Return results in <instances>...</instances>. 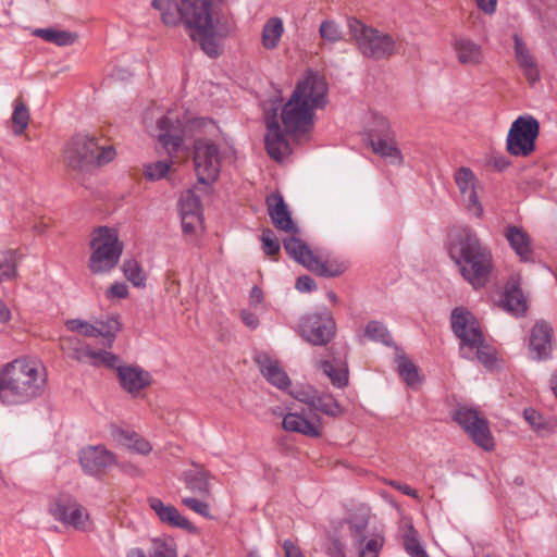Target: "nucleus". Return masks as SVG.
<instances>
[{"instance_id":"nucleus-1","label":"nucleus","mask_w":557,"mask_h":557,"mask_svg":"<svg viewBox=\"0 0 557 557\" xmlns=\"http://www.w3.org/2000/svg\"><path fill=\"white\" fill-rule=\"evenodd\" d=\"M227 0H152L163 25L183 26L188 37L210 58L222 52V41L235 29V21L224 10Z\"/></svg>"},{"instance_id":"nucleus-2","label":"nucleus","mask_w":557,"mask_h":557,"mask_svg":"<svg viewBox=\"0 0 557 557\" xmlns=\"http://www.w3.org/2000/svg\"><path fill=\"white\" fill-rule=\"evenodd\" d=\"M327 102V83L324 76L308 72L296 85L289 100L282 109L286 133L295 139L305 138L313 128L314 111Z\"/></svg>"},{"instance_id":"nucleus-3","label":"nucleus","mask_w":557,"mask_h":557,"mask_svg":"<svg viewBox=\"0 0 557 557\" xmlns=\"http://www.w3.org/2000/svg\"><path fill=\"white\" fill-rule=\"evenodd\" d=\"M449 256L473 288L486 285L493 269V256L473 230L461 228L451 236Z\"/></svg>"},{"instance_id":"nucleus-4","label":"nucleus","mask_w":557,"mask_h":557,"mask_svg":"<svg viewBox=\"0 0 557 557\" xmlns=\"http://www.w3.org/2000/svg\"><path fill=\"white\" fill-rule=\"evenodd\" d=\"M35 361L20 358L0 369V401L21 405L29 401L34 393Z\"/></svg>"},{"instance_id":"nucleus-5","label":"nucleus","mask_w":557,"mask_h":557,"mask_svg":"<svg viewBox=\"0 0 557 557\" xmlns=\"http://www.w3.org/2000/svg\"><path fill=\"white\" fill-rule=\"evenodd\" d=\"M115 157L112 146H100L95 137L85 134L73 136L65 145L63 159L75 171H88L92 166L111 162Z\"/></svg>"},{"instance_id":"nucleus-6","label":"nucleus","mask_w":557,"mask_h":557,"mask_svg":"<svg viewBox=\"0 0 557 557\" xmlns=\"http://www.w3.org/2000/svg\"><path fill=\"white\" fill-rule=\"evenodd\" d=\"M88 270L92 274H107L117 264L123 252V244L115 228L99 226L91 233Z\"/></svg>"},{"instance_id":"nucleus-7","label":"nucleus","mask_w":557,"mask_h":557,"mask_svg":"<svg viewBox=\"0 0 557 557\" xmlns=\"http://www.w3.org/2000/svg\"><path fill=\"white\" fill-rule=\"evenodd\" d=\"M348 27L363 55L383 59L398 52L399 45L391 35L367 26L356 18L349 20Z\"/></svg>"},{"instance_id":"nucleus-8","label":"nucleus","mask_w":557,"mask_h":557,"mask_svg":"<svg viewBox=\"0 0 557 557\" xmlns=\"http://www.w3.org/2000/svg\"><path fill=\"white\" fill-rule=\"evenodd\" d=\"M540 134V124L532 115L517 117L507 135V150L517 157H527L535 150V139Z\"/></svg>"},{"instance_id":"nucleus-9","label":"nucleus","mask_w":557,"mask_h":557,"mask_svg":"<svg viewBox=\"0 0 557 557\" xmlns=\"http://www.w3.org/2000/svg\"><path fill=\"white\" fill-rule=\"evenodd\" d=\"M49 512L55 520L77 531L84 532L89 529L90 516L88 510L69 494L57 496L50 503Z\"/></svg>"},{"instance_id":"nucleus-10","label":"nucleus","mask_w":557,"mask_h":557,"mask_svg":"<svg viewBox=\"0 0 557 557\" xmlns=\"http://www.w3.org/2000/svg\"><path fill=\"white\" fill-rule=\"evenodd\" d=\"M174 120L172 113H169L158 122V128L160 131L158 135L159 141L172 158L177 157V153L183 147V136L187 132L207 124L203 119H195L184 124L180 120H176L175 124Z\"/></svg>"},{"instance_id":"nucleus-11","label":"nucleus","mask_w":557,"mask_h":557,"mask_svg":"<svg viewBox=\"0 0 557 557\" xmlns=\"http://www.w3.org/2000/svg\"><path fill=\"white\" fill-rule=\"evenodd\" d=\"M194 164L198 181L202 184L214 182L221 169L218 146L208 139H197L194 145Z\"/></svg>"},{"instance_id":"nucleus-12","label":"nucleus","mask_w":557,"mask_h":557,"mask_svg":"<svg viewBox=\"0 0 557 557\" xmlns=\"http://www.w3.org/2000/svg\"><path fill=\"white\" fill-rule=\"evenodd\" d=\"M454 420L478 446L484 450H492L494 448V440L488 424L475 410L460 407L455 411Z\"/></svg>"},{"instance_id":"nucleus-13","label":"nucleus","mask_w":557,"mask_h":557,"mask_svg":"<svg viewBox=\"0 0 557 557\" xmlns=\"http://www.w3.org/2000/svg\"><path fill=\"white\" fill-rule=\"evenodd\" d=\"M300 335L313 345H325L335 334V322L327 310L305 315L299 324Z\"/></svg>"},{"instance_id":"nucleus-14","label":"nucleus","mask_w":557,"mask_h":557,"mask_svg":"<svg viewBox=\"0 0 557 557\" xmlns=\"http://www.w3.org/2000/svg\"><path fill=\"white\" fill-rule=\"evenodd\" d=\"M61 348L72 359L79 362H89L94 367H107L116 370V367L120 366L116 355L102 349L94 350L71 336L61 338Z\"/></svg>"},{"instance_id":"nucleus-15","label":"nucleus","mask_w":557,"mask_h":557,"mask_svg":"<svg viewBox=\"0 0 557 557\" xmlns=\"http://www.w3.org/2000/svg\"><path fill=\"white\" fill-rule=\"evenodd\" d=\"M451 327L460 341V356H468L469 348L483 336L480 323L475 317L465 308H455L451 312Z\"/></svg>"},{"instance_id":"nucleus-16","label":"nucleus","mask_w":557,"mask_h":557,"mask_svg":"<svg viewBox=\"0 0 557 557\" xmlns=\"http://www.w3.org/2000/svg\"><path fill=\"white\" fill-rule=\"evenodd\" d=\"M459 197L466 209L476 218H481L483 208L480 202L481 184L474 172L467 166L459 168L454 174Z\"/></svg>"},{"instance_id":"nucleus-17","label":"nucleus","mask_w":557,"mask_h":557,"mask_svg":"<svg viewBox=\"0 0 557 557\" xmlns=\"http://www.w3.org/2000/svg\"><path fill=\"white\" fill-rule=\"evenodd\" d=\"M357 557H379L384 537L380 534L367 535V521L359 519L347 523V534Z\"/></svg>"},{"instance_id":"nucleus-18","label":"nucleus","mask_w":557,"mask_h":557,"mask_svg":"<svg viewBox=\"0 0 557 557\" xmlns=\"http://www.w3.org/2000/svg\"><path fill=\"white\" fill-rule=\"evenodd\" d=\"M379 125V133L370 139L373 152L386 159L393 165H401L404 157L396 141V136L391 131L388 121L385 117H380Z\"/></svg>"},{"instance_id":"nucleus-19","label":"nucleus","mask_w":557,"mask_h":557,"mask_svg":"<svg viewBox=\"0 0 557 557\" xmlns=\"http://www.w3.org/2000/svg\"><path fill=\"white\" fill-rule=\"evenodd\" d=\"M115 373L122 389L132 396L139 395L153 382L151 373L136 364H120Z\"/></svg>"},{"instance_id":"nucleus-20","label":"nucleus","mask_w":557,"mask_h":557,"mask_svg":"<svg viewBox=\"0 0 557 557\" xmlns=\"http://www.w3.org/2000/svg\"><path fill=\"white\" fill-rule=\"evenodd\" d=\"M180 214L185 235H196L202 230V213L199 197L188 189L180 199Z\"/></svg>"},{"instance_id":"nucleus-21","label":"nucleus","mask_w":557,"mask_h":557,"mask_svg":"<svg viewBox=\"0 0 557 557\" xmlns=\"http://www.w3.org/2000/svg\"><path fill=\"white\" fill-rule=\"evenodd\" d=\"M283 429L288 432H296L309 437H319L322 434L323 424L317 413L307 414L301 412H288L282 421Z\"/></svg>"},{"instance_id":"nucleus-22","label":"nucleus","mask_w":557,"mask_h":557,"mask_svg":"<svg viewBox=\"0 0 557 557\" xmlns=\"http://www.w3.org/2000/svg\"><path fill=\"white\" fill-rule=\"evenodd\" d=\"M79 462L86 473L96 475L116 465V457L104 446H89L81 451Z\"/></svg>"},{"instance_id":"nucleus-23","label":"nucleus","mask_w":557,"mask_h":557,"mask_svg":"<svg viewBox=\"0 0 557 557\" xmlns=\"http://www.w3.org/2000/svg\"><path fill=\"white\" fill-rule=\"evenodd\" d=\"M150 509L156 513L160 522L171 527L177 528L190 533H197L198 529L173 505L163 503L160 498L150 497L148 498Z\"/></svg>"},{"instance_id":"nucleus-24","label":"nucleus","mask_w":557,"mask_h":557,"mask_svg":"<svg viewBox=\"0 0 557 557\" xmlns=\"http://www.w3.org/2000/svg\"><path fill=\"white\" fill-rule=\"evenodd\" d=\"M553 329L544 321L536 322L530 334L529 350L534 360H544L552 352Z\"/></svg>"},{"instance_id":"nucleus-25","label":"nucleus","mask_w":557,"mask_h":557,"mask_svg":"<svg viewBox=\"0 0 557 557\" xmlns=\"http://www.w3.org/2000/svg\"><path fill=\"white\" fill-rule=\"evenodd\" d=\"M265 148L269 156L276 161H282L292 152L289 143L285 138L275 116L268 117L267 120Z\"/></svg>"},{"instance_id":"nucleus-26","label":"nucleus","mask_w":557,"mask_h":557,"mask_svg":"<svg viewBox=\"0 0 557 557\" xmlns=\"http://www.w3.org/2000/svg\"><path fill=\"white\" fill-rule=\"evenodd\" d=\"M268 212L274 226L285 233L295 234L297 227L290 218V213L283 199V196L278 193L271 194L267 197Z\"/></svg>"},{"instance_id":"nucleus-27","label":"nucleus","mask_w":557,"mask_h":557,"mask_svg":"<svg viewBox=\"0 0 557 557\" xmlns=\"http://www.w3.org/2000/svg\"><path fill=\"white\" fill-rule=\"evenodd\" d=\"M261 373L269 383L280 389H287L290 386V380L286 372L282 369L280 362L267 354H259L256 357Z\"/></svg>"},{"instance_id":"nucleus-28","label":"nucleus","mask_w":557,"mask_h":557,"mask_svg":"<svg viewBox=\"0 0 557 557\" xmlns=\"http://www.w3.org/2000/svg\"><path fill=\"white\" fill-rule=\"evenodd\" d=\"M504 307L515 315H522L528 309L527 297L520 287V276L518 274L510 276L506 284Z\"/></svg>"},{"instance_id":"nucleus-29","label":"nucleus","mask_w":557,"mask_h":557,"mask_svg":"<svg viewBox=\"0 0 557 557\" xmlns=\"http://www.w3.org/2000/svg\"><path fill=\"white\" fill-rule=\"evenodd\" d=\"M504 236L522 261L532 260V240L522 227L509 225L505 228Z\"/></svg>"},{"instance_id":"nucleus-30","label":"nucleus","mask_w":557,"mask_h":557,"mask_svg":"<svg viewBox=\"0 0 557 557\" xmlns=\"http://www.w3.org/2000/svg\"><path fill=\"white\" fill-rule=\"evenodd\" d=\"M454 50L457 60L462 65H480L483 62L484 53L482 47L467 37H457L454 41Z\"/></svg>"},{"instance_id":"nucleus-31","label":"nucleus","mask_w":557,"mask_h":557,"mask_svg":"<svg viewBox=\"0 0 557 557\" xmlns=\"http://www.w3.org/2000/svg\"><path fill=\"white\" fill-rule=\"evenodd\" d=\"M516 59L525 78L533 84L540 79V70L534 59L530 54L525 45L519 37H515Z\"/></svg>"},{"instance_id":"nucleus-32","label":"nucleus","mask_w":557,"mask_h":557,"mask_svg":"<svg viewBox=\"0 0 557 557\" xmlns=\"http://www.w3.org/2000/svg\"><path fill=\"white\" fill-rule=\"evenodd\" d=\"M307 269L318 275L332 277L344 273L347 269V265L344 261H341L337 258H321L314 255Z\"/></svg>"},{"instance_id":"nucleus-33","label":"nucleus","mask_w":557,"mask_h":557,"mask_svg":"<svg viewBox=\"0 0 557 557\" xmlns=\"http://www.w3.org/2000/svg\"><path fill=\"white\" fill-rule=\"evenodd\" d=\"M116 443L138 455L146 456L152 450L151 444L135 432L119 430L114 433Z\"/></svg>"},{"instance_id":"nucleus-34","label":"nucleus","mask_w":557,"mask_h":557,"mask_svg":"<svg viewBox=\"0 0 557 557\" xmlns=\"http://www.w3.org/2000/svg\"><path fill=\"white\" fill-rule=\"evenodd\" d=\"M284 33L283 21L280 17H271L263 25L261 33V44L267 50L275 49Z\"/></svg>"},{"instance_id":"nucleus-35","label":"nucleus","mask_w":557,"mask_h":557,"mask_svg":"<svg viewBox=\"0 0 557 557\" xmlns=\"http://www.w3.org/2000/svg\"><path fill=\"white\" fill-rule=\"evenodd\" d=\"M37 37L59 47H67L77 41L78 35L76 33L58 28H37Z\"/></svg>"},{"instance_id":"nucleus-36","label":"nucleus","mask_w":557,"mask_h":557,"mask_svg":"<svg viewBox=\"0 0 557 557\" xmlns=\"http://www.w3.org/2000/svg\"><path fill=\"white\" fill-rule=\"evenodd\" d=\"M284 249L293 259L306 268L314 256L305 243L294 236L284 239Z\"/></svg>"},{"instance_id":"nucleus-37","label":"nucleus","mask_w":557,"mask_h":557,"mask_svg":"<svg viewBox=\"0 0 557 557\" xmlns=\"http://www.w3.org/2000/svg\"><path fill=\"white\" fill-rule=\"evenodd\" d=\"M468 356H461L462 358L473 360L476 358L483 366L492 367L496 361L495 349L485 343L484 337L479 338V342L469 348Z\"/></svg>"},{"instance_id":"nucleus-38","label":"nucleus","mask_w":557,"mask_h":557,"mask_svg":"<svg viewBox=\"0 0 557 557\" xmlns=\"http://www.w3.org/2000/svg\"><path fill=\"white\" fill-rule=\"evenodd\" d=\"M319 368L335 387L343 388L348 384V369L345 364L335 367L331 361L323 360L319 362Z\"/></svg>"},{"instance_id":"nucleus-39","label":"nucleus","mask_w":557,"mask_h":557,"mask_svg":"<svg viewBox=\"0 0 557 557\" xmlns=\"http://www.w3.org/2000/svg\"><path fill=\"white\" fill-rule=\"evenodd\" d=\"M403 537L405 549L411 557H430L421 546L418 533L411 523L407 522L405 524Z\"/></svg>"},{"instance_id":"nucleus-40","label":"nucleus","mask_w":557,"mask_h":557,"mask_svg":"<svg viewBox=\"0 0 557 557\" xmlns=\"http://www.w3.org/2000/svg\"><path fill=\"white\" fill-rule=\"evenodd\" d=\"M398 373L411 388H417L421 384L419 369L407 357L398 358Z\"/></svg>"},{"instance_id":"nucleus-41","label":"nucleus","mask_w":557,"mask_h":557,"mask_svg":"<svg viewBox=\"0 0 557 557\" xmlns=\"http://www.w3.org/2000/svg\"><path fill=\"white\" fill-rule=\"evenodd\" d=\"M150 557H177V546L170 536L156 537L151 541Z\"/></svg>"},{"instance_id":"nucleus-42","label":"nucleus","mask_w":557,"mask_h":557,"mask_svg":"<svg viewBox=\"0 0 557 557\" xmlns=\"http://www.w3.org/2000/svg\"><path fill=\"white\" fill-rule=\"evenodd\" d=\"M184 476L186 486L190 491L208 493V472L202 467L193 471H186Z\"/></svg>"},{"instance_id":"nucleus-43","label":"nucleus","mask_w":557,"mask_h":557,"mask_svg":"<svg viewBox=\"0 0 557 557\" xmlns=\"http://www.w3.org/2000/svg\"><path fill=\"white\" fill-rule=\"evenodd\" d=\"M98 336L106 339L109 346L112 345L116 334L121 331L122 324L117 315L108 317L106 320L97 321Z\"/></svg>"},{"instance_id":"nucleus-44","label":"nucleus","mask_w":557,"mask_h":557,"mask_svg":"<svg viewBox=\"0 0 557 557\" xmlns=\"http://www.w3.org/2000/svg\"><path fill=\"white\" fill-rule=\"evenodd\" d=\"M311 408L331 417H338L343 413L342 407L331 395L315 396Z\"/></svg>"},{"instance_id":"nucleus-45","label":"nucleus","mask_w":557,"mask_h":557,"mask_svg":"<svg viewBox=\"0 0 557 557\" xmlns=\"http://www.w3.org/2000/svg\"><path fill=\"white\" fill-rule=\"evenodd\" d=\"M123 272L126 278L136 287H144L146 275L139 265V263L134 260H125L123 263Z\"/></svg>"},{"instance_id":"nucleus-46","label":"nucleus","mask_w":557,"mask_h":557,"mask_svg":"<svg viewBox=\"0 0 557 557\" xmlns=\"http://www.w3.org/2000/svg\"><path fill=\"white\" fill-rule=\"evenodd\" d=\"M364 335L374 342H380L384 345H389L392 337L385 325L377 321H371L367 324Z\"/></svg>"},{"instance_id":"nucleus-47","label":"nucleus","mask_w":557,"mask_h":557,"mask_svg":"<svg viewBox=\"0 0 557 557\" xmlns=\"http://www.w3.org/2000/svg\"><path fill=\"white\" fill-rule=\"evenodd\" d=\"M69 331L85 337H97L98 326L82 319H71L65 322Z\"/></svg>"},{"instance_id":"nucleus-48","label":"nucleus","mask_w":557,"mask_h":557,"mask_svg":"<svg viewBox=\"0 0 557 557\" xmlns=\"http://www.w3.org/2000/svg\"><path fill=\"white\" fill-rule=\"evenodd\" d=\"M319 34L323 41L327 44H335L343 38L341 27L331 20H325L321 23Z\"/></svg>"},{"instance_id":"nucleus-49","label":"nucleus","mask_w":557,"mask_h":557,"mask_svg":"<svg viewBox=\"0 0 557 557\" xmlns=\"http://www.w3.org/2000/svg\"><path fill=\"white\" fill-rule=\"evenodd\" d=\"M11 120L13 133L15 135L22 134L29 121L28 111L23 103L16 101Z\"/></svg>"},{"instance_id":"nucleus-50","label":"nucleus","mask_w":557,"mask_h":557,"mask_svg":"<svg viewBox=\"0 0 557 557\" xmlns=\"http://www.w3.org/2000/svg\"><path fill=\"white\" fill-rule=\"evenodd\" d=\"M171 169V162L157 161L144 165V176L150 181H158L163 178Z\"/></svg>"},{"instance_id":"nucleus-51","label":"nucleus","mask_w":557,"mask_h":557,"mask_svg":"<svg viewBox=\"0 0 557 557\" xmlns=\"http://www.w3.org/2000/svg\"><path fill=\"white\" fill-rule=\"evenodd\" d=\"M290 395L311 407V405L314 403L317 393L311 386H296L290 391Z\"/></svg>"},{"instance_id":"nucleus-52","label":"nucleus","mask_w":557,"mask_h":557,"mask_svg":"<svg viewBox=\"0 0 557 557\" xmlns=\"http://www.w3.org/2000/svg\"><path fill=\"white\" fill-rule=\"evenodd\" d=\"M261 240L263 244V251L268 256H274L280 251V243L271 230L263 231Z\"/></svg>"},{"instance_id":"nucleus-53","label":"nucleus","mask_w":557,"mask_h":557,"mask_svg":"<svg viewBox=\"0 0 557 557\" xmlns=\"http://www.w3.org/2000/svg\"><path fill=\"white\" fill-rule=\"evenodd\" d=\"M182 504L198 515H201L206 518L210 517L209 505L206 502L194 497H185L182 499Z\"/></svg>"},{"instance_id":"nucleus-54","label":"nucleus","mask_w":557,"mask_h":557,"mask_svg":"<svg viewBox=\"0 0 557 557\" xmlns=\"http://www.w3.org/2000/svg\"><path fill=\"white\" fill-rule=\"evenodd\" d=\"M128 295V288L124 283H113L104 293L108 300L124 299Z\"/></svg>"},{"instance_id":"nucleus-55","label":"nucleus","mask_w":557,"mask_h":557,"mask_svg":"<svg viewBox=\"0 0 557 557\" xmlns=\"http://www.w3.org/2000/svg\"><path fill=\"white\" fill-rule=\"evenodd\" d=\"M326 553L332 557H347L345 544L335 537L330 540V543L326 547Z\"/></svg>"},{"instance_id":"nucleus-56","label":"nucleus","mask_w":557,"mask_h":557,"mask_svg":"<svg viewBox=\"0 0 557 557\" xmlns=\"http://www.w3.org/2000/svg\"><path fill=\"white\" fill-rule=\"evenodd\" d=\"M164 289L172 297H177L180 295L181 284L174 273H169L166 275V280L164 283Z\"/></svg>"},{"instance_id":"nucleus-57","label":"nucleus","mask_w":557,"mask_h":557,"mask_svg":"<svg viewBox=\"0 0 557 557\" xmlns=\"http://www.w3.org/2000/svg\"><path fill=\"white\" fill-rule=\"evenodd\" d=\"M315 287L314 281L308 275L299 276L296 281V288L299 292H311L315 289Z\"/></svg>"},{"instance_id":"nucleus-58","label":"nucleus","mask_w":557,"mask_h":557,"mask_svg":"<svg viewBox=\"0 0 557 557\" xmlns=\"http://www.w3.org/2000/svg\"><path fill=\"white\" fill-rule=\"evenodd\" d=\"M240 318L243 323L251 330H256L259 325L258 317L248 310H242Z\"/></svg>"},{"instance_id":"nucleus-59","label":"nucleus","mask_w":557,"mask_h":557,"mask_svg":"<svg viewBox=\"0 0 557 557\" xmlns=\"http://www.w3.org/2000/svg\"><path fill=\"white\" fill-rule=\"evenodd\" d=\"M523 416L525 420L529 421L530 424L533 425L534 428L541 426L542 417L534 409H525Z\"/></svg>"},{"instance_id":"nucleus-60","label":"nucleus","mask_w":557,"mask_h":557,"mask_svg":"<svg viewBox=\"0 0 557 557\" xmlns=\"http://www.w3.org/2000/svg\"><path fill=\"white\" fill-rule=\"evenodd\" d=\"M389 484L394 488L400 491L405 495L411 496L413 498H419L418 492L414 488H412L411 486L407 485V484H400V483L395 482V481H391Z\"/></svg>"},{"instance_id":"nucleus-61","label":"nucleus","mask_w":557,"mask_h":557,"mask_svg":"<svg viewBox=\"0 0 557 557\" xmlns=\"http://www.w3.org/2000/svg\"><path fill=\"white\" fill-rule=\"evenodd\" d=\"M476 5L485 13L492 14L496 10L497 0H475Z\"/></svg>"},{"instance_id":"nucleus-62","label":"nucleus","mask_w":557,"mask_h":557,"mask_svg":"<svg viewBox=\"0 0 557 557\" xmlns=\"http://www.w3.org/2000/svg\"><path fill=\"white\" fill-rule=\"evenodd\" d=\"M283 549L286 557H304L299 548L290 541H285L283 543Z\"/></svg>"},{"instance_id":"nucleus-63","label":"nucleus","mask_w":557,"mask_h":557,"mask_svg":"<svg viewBox=\"0 0 557 557\" xmlns=\"http://www.w3.org/2000/svg\"><path fill=\"white\" fill-rule=\"evenodd\" d=\"M120 468L124 473L131 476H141L144 474L143 470L133 463L125 462L122 463Z\"/></svg>"},{"instance_id":"nucleus-64","label":"nucleus","mask_w":557,"mask_h":557,"mask_svg":"<svg viewBox=\"0 0 557 557\" xmlns=\"http://www.w3.org/2000/svg\"><path fill=\"white\" fill-rule=\"evenodd\" d=\"M250 305L252 307H257L258 305L262 304L263 301V293L261 290V288H259L258 286H253L250 290Z\"/></svg>"}]
</instances>
